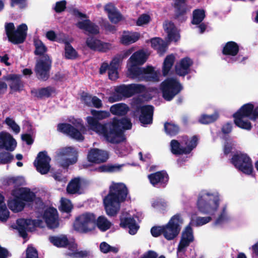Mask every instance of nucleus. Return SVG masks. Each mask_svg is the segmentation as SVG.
Masks as SVG:
<instances>
[{
  "label": "nucleus",
  "instance_id": "obj_3",
  "mask_svg": "<svg viewBox=\"0 0 258 258\" xmlns=\"http://www.w3.org/2000/svg\"><path fill=\"white\" fill-rule=\"evenodd\" d=\"M127 76L139 81L157 82L159 81V75L152 66L141 68L131 64L127 70Z\"/></svg>",
  "mask_w": 258,
  "mask_h": 258
},
{
  "label": "nucleus",
  "instance_id": "obj_37",
  "mask_svg": "<svg viewBox=\"0 0 258 258\" xmlns=\"http://www.w3.org/2000/svg\"><path fill=\"white\" fill-rule=\"evenodd\" d=\"M151 47L156 50L160 55H163L166 50V44L160 37H154L150 40Z\"/></svg>",
  "mask_w": 258,
  "mask_h": 258
},
{
  "label": "nucleus",
  "instance_id": "obj_57",
  "mask_svg": "<svg viewBox=\"0 0 258 258\" xmlns=\"http://www.w3.org/2000/svg\"><path fill=\"white\" fill-rule=\"evenodd\" d=\"M110 21L114 24H116L121 21L122 17L121 14L116 10L108 15Z\"/></svg>",
  "mask_w": 258,
  "mask_h": 258
},
{
  "label": "nucleus",
  "instance_id": "obj_61",
  "mask_svg": "<svg viewBox=\"0 0 258 258\" xmlns=\"http://www.w3.org/2000/svg\"><path fill=\"white\" fill-rule=\"evenodd\" d=\"M67 2L65 0L57 2L54 8L55 12L60 13L63 12L66 9Z\"/></svg>",
  "mask_w": 258,
  "mask_h": 258
},
{
  "label": "nucleus",
  "instance_id": "obj_55",
  "mask_svg": "<svg viewBox=\"0 0 258 258\" xmlns=\"http://www.w3.org/2000/svg\"><path fill=\"white\" fill-rule=\"evenodd\" d=\"M151 233L154 237H158L161 235L164 236V227L162 226H154L151 229Z\"/></svg>",
  "mask_w": 258,
  "mask_h": 258
},
{
  "label": "nucleus",
  "instance_id": "obj_35",
  "mask_svg": "<svg viewBox=\"0 0 258 258\" xmlns=\"http://www.w3.org/2000/svg\"><path fill=\"white\" fill-rule=\"evenodd\" d=\"M129 110L128 106L122 103H119L112 105L110 108V113L117 116L125 115Z\"/></svg>",
  "mask_w": 258,
  "mask_h": 258
},
{
  "label": "nucleus",
  "instance_id": "obj_27",
  "mask_svg": "<svg viewBox=\"0 0 258 258\" xmlns=\"http://www.w3.org/2000/svg\"><path fill=\"white\" fill-rule=\"evenodd\" d=\"M120 226L123 228H128L129 229L128 232L131 235L136 234L140 227L137 224L135 219L132 217L121 218Z\"/></svg>",
  "mask_w": 258,
  "mask_h": 258
},
{
  "label": "nucleus",
  "instance_id": "obj_23",
  "mask_svg": "<svg viewBox=\"0 0 258 258\" xmlns=\"http://www.w3.org/2000/svg\"><path fill=\"white\" fill-rule=\"evenodd\" d=\"M194 240L193 230L190 226H187L182 232L181 239L178 245V251H182Z\"/></svg>",
  "mask_w": 258,
  "mask_h": 258
},
{
  "label": "nucleus",
  "instance_id": "obj_39",
  "mask_svg": "<svg viewBox=\"0 0 258 258\" xmlns=\"http://www.w3.org/2000/svg\"><path fill=\"white\" fill-rule=\"evenodd\" d=\"M96 226L100 230L104 232L111 227V223L103 216H100L97 219L95 216V227Z\"/></svg>",
  "mask_w": 258,
  "mask_h": 258
},
{
  "label": "nucleus",
  "instance_id": "obj_17",
  "mask_svg": "<svg viewBox=\"0 0 258 258\" xmlns=\"http://www.w3.org/2000/svg\"><path fill=\"white\" fill-rule=\"evenodd\" d=\"M129 97H131L129 85L122 84L116 87L114 92L109 97L108 101L113 103Z\"/></svg>",
  "mask_w": 258,
  "mask_h": 258
},
{
  "label": "nucleus",
  "instance_id": "obj_30",
  "mask_svg": "<svg viewBox=\"0 0 258 258\" xmlns=\"http://www.w3.org/2000/svg\"><path fill=\"white\" fill-rule=\"evenodd\" d=\"M147 55L143 50H139L131 55L128 61L131 64L139 66L143 64L147 61Z\"/></svg>",
  "mask_w": 258,
  "mask_h": 258
},
{
  "label": "nucleus",
  "instance_id": "obj_31",
  "mask_svg": "<svg viewBox=\"0 0 258 258\" xmlns=\"http://www.w3.org/2000/svg\"><path fill=\"white\" fill-rule=\"evenodd\" d=\"M254 105L247 103L243 105L233 115L242 117H247L251 119L253 116Z\"/></svg>",
  "mask_w": 258,
  "mask_h": 258
},
{
  "label": "nucleus",
  "instance_id": "obj_45",
  "mask_svg": "<svg viewBox=\"0 0 258 258\" xmlns=\"http://www.w3.org/2000/svg\"><path fill=\"white\" fill-rule=\"evenodd\" d=\"M170 148L171 153L174 155L186 154L184 147H181L177 140H172L171 141Z\"/></svg>",
  "mask_w": 258,
  "mask_h": 258
},
{
  "label": "nucleus",
  "instance_id": "obj_60",
  "mask_svg": "<svg viewBox=\"0 0 258 258\" xmlns=\"http://www.w3.org/2000/svg\"><path fill=\"white\" fill-rule=\"evenodd\" d=\"M93 97L89 93L83 92L81 95V99L84 103L88 106H92Z\"/></svg>",
  "mask_w": 258,
  "mask_h": 258
},
{
  "label": "nucleus",
  "instance_id": "obj_7",
  "mask_svg": "<svg viewBox=\"0 0 258 258\" xmlns=\"http://www.w3.org/2000/svg\"><path fill=\"white\" fill-rule=\"evenodd\" d=\"M183 87L179 82L175 78H168L160 85V89L163 98L167 101L172 100L179 94Z\"/></svg>",
  "mask_w": 258,
  "mask_h": 258
},
{
  "label": "nucleus",
  "instance_id": "obj_52",
  "mask_svg": "<svg viewBox=\"0 0 258 258\" xmlns=\"http://www.w3.org/2000/svg\"><path fill=\"white\" fill-rule=\"evenodd\" d=\"M14 156L8 152H0V164H6L11 163L14 159Z\"/></svg>",
  "mask_w": 258,
  "mask_h": 258
},
{
  "label": "nucleus",
  "instance_id": "obj_12",
  "mask_svg": "<svg viewBox=\"0 0 258 258\" xmlns=\"http://www.w3.org/2000/svg\"><path fill=\"white\" fill-rule=\"evenodd\" d=\"M50 158L45 151L40 152L34 161V165L38 172L41 174H47L50 168Z\"/></svg>",
  "mask_w": 258,
  "mask_h": 258
},
{
  "label": "nucleus",
  "instance_id": "obj_29",
  "mask_svg": "<svg viewBox=\"0 0 258 258\" xmlns=\"http://www.w3.org/2000/svg\"><path fill=\"white\" fill-rule=\"evenodd\" d=\"M55 93V88L50 86L39 89H33L31 91V93L33 95L34 97L38 99L49 98L51 96L52 94Z\"/></svg>",
  "mask_w": 258,
  "mask_h": 258
},
{
  "label": "nucleus",
  "instance_id": "obj_54",
  "mask_svg": "<svg viewBox=\"0 0 258 258\" xmlns=\"http://www.w3.org/2000/svg\"><path fill=\"white\" fill-rule=\"evenodd\" d=\"M234 146V144L232 140H226L223 146V152L224 155H228L229 154L231 153L233 149L235 148Z\"/></svg>",
  "mask_w": 258,
  "mask_h": 258
},
{
  "label": "nucleus",
  "instance_id": "obj_44",
  "mask_svg": "<svg viewBox=\"0 0 258 258\" xmlns=\"http://www.w3.org/2000/svg\"><path fill=\"white\" fill-rule=\"evenodd\" d=\"M205 17L206 15L204 10L196 9L192 12V18L191 23L193 25H198L202 22Z\"/></svg>",
  "mask_w": 258,
  "mask_h": 258
},
{
  "label": "nucleus",
  "instance_id": "obj_47",
  "mask_svg": "<svg viewBox=\"0 0 258 258\" xmlns=\"http://www.w3.org/2000/svg\"><path fill=\"white\" fill-rule=\"evenodd\" d=\"M218 117L219 114L217 112H215L211 115L203 114L199 118V121L202 124H209L215 121Z\"/></svg>",
  "mask_w": 258,
  "mask_h": 258
},
{
  "label": "nucleus",
  "instance_id": "obj_42",
  "mask_svg": "<svg viewBox=\"0 0 258 258\" xmlns=\"http://www.w3.org/2000/svg\"><path fill=\"white\" fill-rule=\"evenodd\" d=\"M65 44L64 47V56L67 59H75L78 56L77 51L73 48L70 42L66 40L63 42Z\"/></svg>",
  "mask_w": 258,
  "mask_h": 258
},
{
  "label": "nucleus",
  "instance_id": "obj_53",
  "mask_svg": "<svg viewBox=\"0 0 258 258\" xmlns=\"http://www.w3.org/2000/svg\"><path fill=\"white\" fill-rule=\"evenodd\" d=\"M46 37L51 41H56L59 43H63L66 40L57 37L55 32L53 30H49L46 33Z\"/></svg>",
  "mask_w": 258,
  "mask_h": 258
},
{
  "label": "nucleus",
  "instance_id": "obj_21",
  "mask_svg": "<svg viewBox=\"0 0 258 258\" xmlns=\"http://www.w3.org/2000/svg\"><path fill=\"white\" fill-rule=\"evenodd\" d=\"M17 146V142L13 136L9 133H0V149H5L9 151H13Z\"/></svg>",
  "mask_w": 258,
  "mask_h": 258
},
{
  "label": "nucleus",
  "instance_id": "obj_48",
  "mask_svg": "<svg viewBox=\"0 0 258 258\" xmlns=\"http://www.w3.org/2000/svg\"><path fill=\"white\" fill-rule=\"evenodd\" d=\"M198 139L196 136H194L190 140L185 142L186 147H184L186 154H189L198 145Z\"/></svg>",
  "mask_w": 258,
  "mask_h": 258
},
{
  "label": "nucleus",
  "instance_id": "obj_13",
  "mask_svg": "<svg viewBox=\"0 0 258 258\" xmlns=\"http://www.w3.org/2000/svg\"><path fill=\"white\" fill-rule=\"evenodd\" d=\"M172 7L174 8V18L181 22L185 21V16L189 11V7L186 0H173Z\"/></svg>",
  "mask_w": 258,
  "mask_h": 258
},
{
  "label": "nucleus",
  "instance_id": "obj_40",
  "mask_svg": "<svg viewBox=\"0 0 258 258\" xmlns=\"http://www.w3.org/2000/svg\"><path fill=\"white\" fill-rule=\"evenodd\" d=\"M140 35L138 32H134L123 35L120 38V42L127 45L137 41L140 38Z\"/></svg>",
  "mask_w": 258,
  "mask_h": 258
},
{
  "label": "nucleus",
  "instance_id": "obj_8",
  "mask_svg": "<svg viewBox=\"0 0 258 258\" xmlns=\"http://www.w3.org/2000/svg\"><path fill=\"white\" fill-rule=\"evenodd\" d=\"M183 219L180 213H177L170 219L167 224L163 225L164 237L167 240H172L179 234Z\"/></svg>",
  "mask_w": 258,
  "mask_h": 258
},
{
  "label": "nucleus",
  "instance_id": "obj_64",
  "mask_svg": "<svg viewBox=\"0 0 258 258\" xmlns=\"http://www.w3.org/2000/svg\"><path fill=\"white\" fill-rule=\"evenodd\" d=\"M73 148L71 147H66L61 149L57 155L60 157H68L72 155Z\"/></svg>",
  "mask_w": 258,
  "mask_h": 258
},
{
  "label": "nucleus",
  "instance_id": "obj_41",
  "mask_svg": "<svg viewBox=\"0 0 258 258\" xmlns=\"http://www.w3.org/2000/svg\"><path fill=\"white\" fill-rule=\"evenodd\" d=\"M81 181L79 178H75L71 180L67 187V191L70 194L78 193L81 188Z\"/></svg>",
  "mask_w": 258,
  "mask_h": 258
},
{
  "label": "nucleus",
  "instance_id": "obj_24",
  "mask_svg": "<svg viewBox=\"0 0 258 258\" xmlns=\"http://www.w3.org/2000/svg\"><path fill=\"white\" fill-rule=\"evenodd\" d=\"M6 79L10 81L9 87L12 92H20L24 89V82L21 80L20 75L10 74Z\"/></svg>",
  "mask_w": 258,
  "mask_h": 258
},
{
  "label": "nucleus",
  "instance_id": "obj_58",
  "mask_svg": "<svg viewBox=\"0 0 258 258\" xmlns=\"http://www.w3.org/2000/svg\"><path fill=\"white\" fill-rule=\"evenodd\" d=\"M150 19L151 18L149 15L142 14L138 18L136 22V25L141 26L144 24H147L149 23Z\"/></svg>",
  "mask_w": 258,
  "mask_h": 258
},
{
  "label": "nucleus",
  "instance_id": "obj_25",
  "mask_svg": "<svg viewBox=\"0 0 258 258\" xmlns=\"http://www.w3.org/2000/svg\"><path fill=\"white\" fill-rule=\"evenodd\" d=\"M239 51V45L235 41H230L226 42L223 46L222 53L225 56L235 57Z\"/></svg>",
  "mask_w": 258,
  "mask_h": 258
},
{
  "label": "nucleus",
  "instance_id": "obj_59",
  "mask_svg": "<svg viewBox=\"0 0 258 258\" xmlns=\"http://www.w3.org/2000/svg\"><path fill=\"white\" fill-rule=\"evenodd\" d=\"M26 258H38L36 249L32 246L28 245L26 249Z\"/></svg>",
  "mask_w": 258,
  "mask_h": 258
},
{
  "label": "nucleus",
  "instance_id": "obj_36",
  "mask_svg": "<svg viewBox=\"0 0 258 258\" xmlns=\"http://www.w3.org/2000/svg\"><path fill=\"white\" fill-rule=\"evenodd\" d=\"M49 240L57 247H67L69 244V239L66 235L50 236L49 237Z\"/></svg>",
  "mask_w": 258,
  "mask_h": 258
},
{
  "label": "nucleus",
  "instance_id": "obj_32",
  "mask_svg": "<svg viewBox=\"0 0 258 258\" xmlns=\"http://www.w3.org/2000/svg\"><path fill=\"white\" fill-rule=\"evenodd\" d=\"M15 192L23 202H32L36 198L35 194L28 187H20L18 190H15Z\"/></svg>",
  "mask_w": 258,
  "mask_h": 258
},
{
  "label": "nucleus",
  "instance_id": "obj_46",
  "mask_svg": "<svg viewBox=\"0 0 258 258\" xmlns=\"http://www.w3.org/2000/svg\"><path fill=\"white\" fill-rule=\"evenodd\" d=\"M233 116L234 118V123L236 126L243 130H246L247 131L251 130L252 128V124L249 121L243 120V119L244 117L235 116L234 115H233Z\"/></svg>",
  "mask_w": 258,
  "mask_h": 258
},
{
  "label": "nucleus",
  "instance_id": "obj_33",
  "mask_svg": "<svg viewBox=\"0 0 258 258\" xmlns=\"http://www.w3.org/2000/svg\"><path fill=\"white\" fill-rule=\"evenodd\" d=\"M119 62L120 58L118 57H114L110 62V68L108 74L109 79L112 81H115L119 77L118 68Z\"/></svg>",
  "mask_w": 258,
  "mask_h": 258
},
{
  "label": "nucleus",
  "instance_id": "obj_63",
  "mask_svg": "<svg viewBox=\"0 0 258 258\" xmlns=\"http://www.w3.org/2000/svg\"><path fill=\"white\" fill-rule=\"evenodd\" d=\"M77 161V158L74 157L72 158H66L63 159L61 162V166L63 168H67L70 165L75 164Z\"/></svg>",
  "mask_w": 258,
  "mask_h": 258
},
{
  "label": "nucleus",
  "instance_id": "obj_62",
  "mask_svg": "<svg viewBox=\"0 0 258 258\" xmlns=\"http://www.w3.org/2000/svg\"><path fill=\"white\" fill-rule=\"evenodd\" d=\"M212 220V218L210 216L208 217H197L196 219V224L197 226H202L205 225Z\"/></svg>",
  "mask_w": 258,
  "mask_h": 258
},
{
  "label": "nucleus",
  "instance_id": "obj_26",
  "mask_svg": "<svg viewBox=\"0 0 258 258\" xmlns=\"http://www.w3.org/2000/svg\"><path fill=\"white\" fill-rule=\"evenodd\" d=\"M76 26L80 29L84 30L93 35L99 33V26L89 19L78 22Z\"/></svg>",
  "mask_w": 258,
  "mask_h": 258
},
{
  "label": "nucleus",
  "instance_id": "obj_49",
  "mask_svg": "<svg viewBox=\"0 0 258 258\" xmlns=\"http://www.w3.org/2000/svg\"><path fill=\"white\" fill-rule=\"evenodd\" d=\"M131 97L133 95L144 92L146 90L144 85L138 84H129Z\"/></svg>",
  "mask_w": 258,
  "mask_h": 258
},
{
  "label": "nucleus",
  "instance_id": "obj_18",
  "mask_svg": "<svg viewBox=\"0 0 258 258\" xmlns=\"http://www.w3.org/2000/svg\"><path fill=\"white\" fill-rule=\"evenodd\" d=\"M57 130L61 133L67 134L73 139L79 141H83L84 139V137L81 132L71 124L60 123L57 125Z\"/></svg>",
  "mask_w": 258,
  "mask_h": 258
},
{
  "label": "nucleus",
  "instance_id": "obj_56",
  "mask_svg": "<svg viewBox=\"0 0 258 258\" xmlns=\"http://www.w3.org/2000/svg\"><path fill=\"white\" fill-rule=\"evenodd\" d=\"M10 217V212L5 205L0 206V220L6 222Z\"/></svg>",
  "mask_w": 258,
  "mask_h": 258
},
{
  "label": "nucleus",
  "instance_id": "obj_50",
  "mask_svg": "<svg viewBox=\"0 0 258 258\" xmlns=\"http://www.w3.org/2000/svg\"><path fill=\"white\" fill-rule=\"evenodd\" d=\"M34 46L35 47L34 54L36 55H43L47 51V47L41 40L34 41Z\"/></svg>",
  "mask_w": 258,
  "mask_h": 258
},
{
  "label": "nucleus",
  "instance_id": "obj_22",
  "mask_svg": "<svg viewBox=\"0 0 258 258\" xmlns=\"http://www.w3.org/2000/svg\"><path fill=\"white\" fill-rule=\"evenodd\" d=\"M163 28L167 34V40L169 42L178 41L180 39V34L175 24L172 21H166L163 24Z\"/></svg>",
  "mask_w": 258,
  "mask_h": 258
},
{
  "label": "nucleus",
  "instance_id": "obj_5",
  "mask_svg": "<svg viewBox=\"0 0 258 258\" xmlns=\"http://www.w3.org/2000/svg\"><path fill=\"white\" fill-rule=\"evenodd\" d=\"M75 231L88 233L95 229V215L86 212L76 217L73 225Z\"/></svg>",
  "mask_w": 258,
  "mask_h": 258
},
{
  "label": "nucleus",
  "instance_id": "obj_4",
  "mask_svg": "<svg viewBox=\"0 0 258 258\" xmlns=\"http://www.w3.org/2000/svg\"><path fill=\"white\" fill-rule=\"evenodd\" d=\"M5 27L9 42L14 44H19L25 41L28 29L26 24L23 23L19 25L16 29L13 23H6Z\"/></svg>",
  "mask_w": 258,
  "mask_h": 258
},
{
  "label": "nucleus",
  "instance_id": "obj_16",
  "mask_svg": "<svg viewBox=\"0 0 258 258\" xmlns=\"http://www.w3.org/2000/svg\"><path fill=\"white\" fill-rule=\"evenodd\" d=\"M193 63L192 60L189 57L181 58L175 66V74L180 77H184L190 73V67Z\"/></svg>",
  "mask_w": 258,
  "mask_h": 258
},
{
  "label": "nucleus",
  "instance_id": "obj_28",
  "mask_svg": "<svg viewBox=\"0 0 258 258\" xmlns=\"http://www.w3.org/2000/svg\"><path fill=\"white\" fill-rule=\"evenodd\" d=\"M13 195L15 198L8 201V207L14 212H18L22 211L25 206V203L19 198L20 197L15 192V190L13 191Z\"/></svg>",
  "mask_w": 258,
  "mask_h": 258
},
{
  "label": "nucleus",
  "instance_id": "obj_6",
  "mask_svg": "<svg viewBox=\"0 0 258 258\" xmlns=\"http://www.w3.org/2000/svg\"><path fill=\"white\" fill-rule=\"evenodd\" d=\"M197 206L199 210L205 214H214L219 206L218 197L213 194L207 193L206 195L200 196L197 201Z\"/></svg>",
  "mask_w": 258,
  "mask_h": 258
},
{
  "label": "nucleus",
  "instance_id": "obj_43",
  "mask_svg": "<svg viewBox=\"0 0 258 258\" xmlns=\"http://www.w3.org/2000/svg\"><path fill=\"white\" fill-rule=\"evenodd\" d=\"M164 130L167 135L173 137L179 133L180 128L178 125L174 123L166 122L164 124Z\"/></svg>",
  "mask_w": 258,
  "mask_h": 258
},
{
  "label": "nucleus",
  "instance_id": "obj_9",
  "mask_svg": "<svg viewBox=\"0 0 258 258\" xmlns=\"http://www.w3.org/2000/svg\"><path fill=\"white\" fill-rule=\"evenodd\" d=\"M230 162L236 169L245 174H252L253 168L252 161L247 154L237 152L233 155Z\"/></svg>",
  "mask_w": 258,
  "mask_h": 258
},
{
  "label": "nucleus",
  "instance_id": "obj_38",
  "mask_svg": "<svg viewBox=\"0 0 258 258\" xmlns=\"http://www.w3.org/2000/svg\"><path fill=\"white\" fill-rule=\"evenodd\" d=\"M175 60V57L173 54L167 55L165 58L162 66V74L164 76H167Z\"/></svg>",
  "mask_w": 258,
  "mask_h": 258
},
{
  "label": "nucleus",
  "instance_id": "obj_1",
  "mask_svg": "<svg viewBox=\"0 0 258 258\" xmlns=\"http://www.w3.org/2000/svg\"><path fill=\"white\" fill-rule=\"evenodd\" d=\"M91 114L92 116H87L86 121L91 130L103 136L106 141L111 144H118L126 140L124 131L131 129L132 127V123L129 118L114 117L111 120L101 123L100 120L110 116L109 111L92 109Z\"/></svg>",
  "mask_w": 258,
  "mask_h": 258
},
{
  "label": "nucleus",
  "instance_id": "obj_14",
  "mask_svg": "<svg viewBox=\"0 0 258 258\" xmlns=\"http://www.w3.org/2000/svg\"><path fill=\"white\" fill-rule=\"evenodd\" d=\"M150 183L154 187H165L169 181V175L165 170H161L148 175Z\"/></svg>",
  "mask_w": 258,
  "mask_h": 258
},
{
  "label": "nucleus",
  "instance_id": "obj_20",
  "mask_svg": "<svg viewBox=\"0 0 258 258\" xmlns=\"http://www.w3.org/2000/svg\"><path fill=\"white\" fill-rule=\"evenodd\" d=\"M86 44L90 49L100 52H106L110 46L109 43L103 42L94 36H89L86 39Z\"/></svg>",
  "mask_w": 258,
  "mask_h": 258
},
{
  "label": "nucleus",
  "instance_id": "obj_19",
  "mask_svg": "<svg viewBox=\"0 0 258 258\" xmlns=\"http://www.w3.org/2000/svg\"><path fill=\"white\" fill-rule=\"evenodd\" d=\"M43 218L49 229L57 228L59 225L57 211L56 209L50 207L44 212Z\"/></svg>",
  "mask_w": 258,
  "mask_h": 258
},
{
  "label": "nucleus",
  "instance_id": "obj_11",
  "mask_svg": "<svg viewBox=\"0 0 258 258\" xmlns=\"http://www.w3.org/2000/svg\"><path fill=\"white\" fill-rule=\"evenodd\" d=\"M154 107L151 105H137L135 112L140 113V122L144 125L151 124L153 122Z\"/></svg>",
  "mask_w": 258,
  "mask_h": 258
},
{
  "label": "nucleus",
  "instance_id": "obj_51",
  "mask_svg": "<svg viewBox=\"0 0 258 258\" xmlns=\"http://www.w3.org/2000/svg\"><path fill=\"white\" fill-rule=\"evenodd\" d=\"M73 208V206L69 200L61 199L59 210L67 213H70Z\"/></svg>",
  "mask_w": 258,
  "mask_h": 258
},
{
  "label": "nucleus",
  "instance_id": "obj_10",
  "mask_svg": "<svg viewBox=\"0 0 258 258\" xmlns=\"http://www.w3.org/2000/svg\"><path fill=\"white\" fill-rule=\"evenodd\" d=\"M51 61L48 55H44L43 57L37 60L34 68L36 77L40 80L45 81L50 77Z\"/></svg>",
  "mask_w": 258,
  "mask_h": 258
},
{
  "label": "nucleus",
  "instance_id": "obj_34",
  "mask_svg": "<svg viewBox=\"0 0 258 258\" xmlns=\"http://www.w3.org/2000/svg\"><path fill=\"white\" fill-rule=\"evenodd\" d=\"M31 219H19L17 220L16 229L18 230L20 235L23 238H27L28 234L27 229L30 225Z\"/></svg>",
  "mask_w": 258,
  "mask_h": 258
},
{
  "label": "nucleus",
  "instance_id": "obj_15",
  "mask_svg": "<svg viewBox=\"0 0 258 258\" xmlns=\"http://www.w3.org/2000/svg\"><path fill=\"white\" fill-rule=\"evenodd\" d=\"M109 157L108 152L98 148L91 149L87 155V160L89 162L97 164L106 162Z\"/></svg>",
  "mask_w": 258,
  "mask_h": 258
},
{
  "label": "nucleus",
  "instance_id": "obj_2",
  "mask_svg": "<svg viewBox=\"0 0 258 258\" xmlns=\"http://www.w3.org/2000/svg\"><path fill=\"white\" fill-rule=\"evenodd\" d=\"M128 194L123 183L113 182L109 186L108 194L103 198V203L107 215L116 216L120 210L121 203L124 202Z\"/></svg>",
  "mask_w": 258,
  "mask_h": 258
}]
</instances>
